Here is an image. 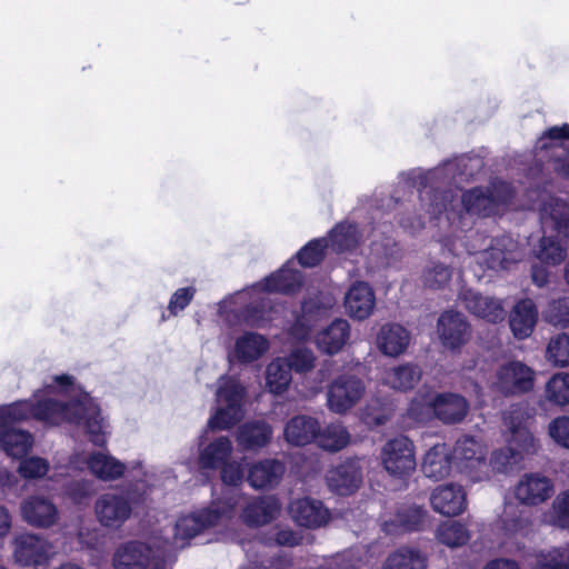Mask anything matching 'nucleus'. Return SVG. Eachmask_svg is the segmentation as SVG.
<instances>
[{"label": "nucleus", "mask_w": 569, "mask_h": 569, "mask_svg": "<svg viewBox=\"0 0 569 569\" xmlns=\"http://www.w3.org/2000/svg\"><path fill=\"white\" fill-rule=\"evenodd\" d=\"M29 419L46 426H82L94 446L107 445L108 421L70 375L52 376L31 398L0 406V450L12 459L23 458L33 447L32 433L13 427Z\"/></svg>", "instance_id": "1"}, {"label": "nucleus", "mask_w": 569, "mask_h": 569, "mask_svg": "<svg viewBox=\"0 0 569 569\" xmlns=\"http://www.w3.org/2000/svg\"><path fill=\"white\" fill-rule=\"evenodd\" d=\"M482 168V159L477 156H460L445 161L439 167L422 171L412 169L402 172L399 178L408 186L417 187L420 209L425 214L399 219V224L407 231L415 232L425 226V218L437 217L447 210V203L452 199L451 183L459 186L469 181Z\"/></svg>", "instance_id": "2"}, {"label": "nucleus", "mask_w": 569, "mask_h": 569, "mask_svg": "<svg viewBox=\"0 0 569 569\" xmlns=\"http://www.w3.org/2000/svg\"><path fill=\"white\" fill-rule=\"evenodd\" d=\"M292 266V260H289L259 282L226 297L218 303L219 318L229 326L246 322L249 326L264 327L273 321L276 310L269 305L268 295L293 293L303 283L302 272Z\"/></svg>", "instance_id": "3"}, {"label": "nucleus", "mask_w": 569, "mask_h": 569, "mask_svg": "<svg viewBox=\"0 0 569 569\" xmlns=\"http://www.w3.org/2000/svg\"><path fill=\"white\" fill-rule=\"evenodd\" d=\"M512 199V187L505 181L495 180L487 186L465 190L459 200L452 194L447 210L442 209L440 214L429 218L438 220L440 228H447L450 237L462 240L472 230L476 219L503 213L511 206Z\"/></svg>", "instance_id": "4"}, {"label": "nucleus", "mask_w": 569, "mask_h": 569, "mask_svg": "<svg viewBox=\"0 0 569 569\" xmlns=\"http://www.w3.org/2000/svg\"><path fill=\"white\" fill-rule=\"evenodd\" d=\"M528 202L522 208L539 210L543 237L535 250L536 257L547 264H559L566 257V248L558 239L547 236L548 231H557L563 237L569 236V204L552 197L547 190L532 189L528 191Z\"/></svg>", "instance_id": "5"}, {"label": "nucleus", "mask_w": 569, "mask_h": 569, "mask_svg": "<svg viewBox=\"0 0 569 569\" xmlns=\"http://www.w3.org/2000/svg\"><path fill=\"white\" fill-rule=\"evenodd\" d=\"M240 499L241 493L231 489L221 500H213L209 507L180 517L174 526L172 541L166 540L162 546L169 548L170 555L173 549L183 548L190 539L206 529L227 525L233 519Z\"/></svg>", "instance_id": "6"}, {"label": "nucleus", "mask_w": 569, "mask_h": 569, "mask_svg": "<svg viewBox=\"0 0 569 569\" xmlns=\"http://www.w3.org/2000/svg\"><path fill=\"white\" fill-rule=\"evenodd\" d=\"M469 410L468 401L458 393L431 391L419 392L408 408V415L416 421H427L436 417L443 423H458Z\"/></svg>", "instance_id": "7"}, {"label": "nucleus", "mask_w": 569, "mask_h": 569, "mask_svg": "<svg viewBox=\"0 0 569 569\" xmlns=\"http://www.w3.org/2000/svg\"><path fill=\"white\" fill-rule=\"evenodd\" d=\"M214 396L216 411L208 420V428L228 430L243 418L246 388L238 378L221 376L216 382Z\"/></svg>", "instance_id": "8"}, {"label": "nucleus", "mask_w": 569, "mask_h": 569, "mask_svg": "<svg viewBox=\"0 0 569 569\" xmlns=\"http://www.w3.org/2000/svg\"><path fill=\"white\" fill-rule=\"evenodd\" d=\"M469 254L476 256V262L489 270H505L523 257L518 242L509 236L488 241L481 233H475L472 241L463 243Z\"/></svg>", "instance_id": "9"}, {"label": "nucleus", "mask_w": 569, "mask_h": 569, "mask_svg": "<svg viewBox=\"0 0 569 569\" xmlns=\"http://www.w3.org/2000/svg\"><path fill=\"white\" fill-rule=\"evenodd\" d=\"M167 546L156 541H129L119 546L113 555V569H166Z\"/></svg>", "instance_id": "10"}, {"label": "nucleus", "mask_w": 569, "mask_h": 569, "mask_svg": "<svg viewBox=\"0 0 569 569\" xmlns=\"http://www.w3.org/2000/svg\"><path fill=\"white\" fill-rule=\"evenodd\" d=\"M376 207L372 212V228L369 236L370 256L380 264H390L397 258L399 252L398 243L392 237L393 227L388 221H382L386 216L385 208H390L396 203L391 197L376 200Z\"/></svg>", "instance_id": "11"}, {"label": "nucleus", "mask_w": 569, "mask_h": 569, "mask_svg": "<svg viewBox=\"0 0 569 569\" xmlns=\"http://www.w3.org/2000/svg\"><path fill=\"white\" fill-rule=\"evenodd\" d=\"M539 162H547L556 172L569 179V124L548 129L535 147Z\"/></svg>", "instance_id": "12"}, {"label": "nucleus", "mask_w": 569, "mask_h": 569, "mask_svg": "<svg viewBox=\"0 0 569 569\" xmlns=\"http://www.w3.org/2000/svg\"><path fill=\"white\" fill-rule=\"evenodd\" d=\"M136 502L130 490L103 492L94 501L96 519L101 527L118 530L131 518Z\"/></svg>", "instance_id": "13"}, {"label": "nucleus", "mask_w": 569, "mask_h": 569, "mask_svg": "<svg viewBox=\"0 0 569 569\" xmlns=\"http://www.w3.org/2000/svg\"><path fill=\"white\" fill-rule=\"evenodd\" d=\"M451 453L458 471L470 481L479 482L489 479L486 448L478 439L472 436L459 438Z\"/></svg>", "instance_id": "14"}, {"label": "nucleus", "mask_w": 569, "mask_h": 569, "mask_svg": "<svg viewBox=\"0 0 569 569\" xmlns=\"http://www.w3.org/2000/svg\"><path fill=\"white\" fill-rule=\"evenodd\" d=\"M366 385L355 375L345 373L335 378L327 390V407L336 415H346L365 396Z\"/></svg>", "instance_id": "15"}, {"label": "nucleus", "mask_w": 569, "mask_h": 569, "mask_svg": "<svg viewBox=\"0 0 569 569\" xmlns=\"http://www.w3.org/2000/svg\"><path fill=\"white\" fill-rule=\"evenodd\" d=\"M381 461L385 470L395 478H405L416 468L413 445L407 437L389 440L382 448Z\"/></svg>", "instance_id": "16"}, {"label": "nucleus", "mask_w": 569, "mask_h": 569, "mask_svg": "<svg viewBox=\"0 0 569 569\" xmlns=\"http://www.w3.org/2000/svg\"><path fill=\"white\" fill-rule=\"evenodd\" d=\"M12 543L14 561L22 567L43 565L54 555L53 546L34 533L17 535Z\"/></svg>", "instance_id": "17"}, {"label": "nucleus", "mask_w": 569, "mask_h": 569, "mask_svg": "<svg viewBox=\"0 0 569 569\" xmlns=\"http://www.w3.org/2000/svg\"><path fill=\"white\" fill-rule=\"evenodd\" d=\"M535 372L520 361H509L496 372L493 387L503 395H521L533 387Z\"/></svg>", "instance_id": "18"}, {"label": "nucleus", "mask_w": 569, "mask_h": 569, "mask_svg": "<svg viewBox=\"0 0 569 569\" xmlns=\"http://www.w3.org/2000/svg\"><path fill=\"white\" fill-rule=\"evenodd\" d=\"M437 333L445 348L458 350L469 341L471 327L463 313L447 310L438 318Z\"/></svg>", "instance_id": "19"}, {"label": "nucleus", "mask_w": 569, "mask_h": 569, "mask_svg": "<svg viewBox=\"0 0 569 569\" xmlns=\"http://www.w3.org/2000/svg\"><path fill=\"white\" fill-rule=\"evenodd\" d=\"M242 507L241 521L251 528L261 527L276 520L281 511L279 500L273 496L251 497L239 502ZM238 505L236 506V508Z\"/></svg>", "instance_id": "20"}, {"label": "nucleus", "mask_w": 569, "mask_h": 569, "mask_svg": "<svg viewBox=\"0 0 569 569\" xmlns=\"http://www.w3.org/2000/svg\"><path fill=\"white\" fill-rule=\"evenodd\" d=\"M555 491L550 478L539 473H525L515 487L516 499L526 506H538L547 501Z\"/></svg>", "instance_id": "21"}, {"label": "nucleus", "mask_w": 569, "mask_h": 569, "mask_svg": "<svg viewBox=\"0 0 569 569\" xmlns=\"http://www.w3.org/2000/svg\"><path fill=\"white\" fill-rule=\"evenodd\" d=\"M291 519L300 527L317 529L330 520V511L322 501L310 497L295 499L289 505Z\"/></svg>", "instance_id": "22"}, {"label": "nucleus", "mask_w": 569, "mask_h": 569, "mask_svg": "<svg viewBox=\"0 0 569 569\" xmlns=\"http://www.w3.org/2000/svg\"><path fill=\"white\" fill-rule=\"evenodd\" d=\"M528 418L529 413L525 405H512L503 413V425L510 433L507 442L517 443L527 453H533L537 450V446L535 437L525 426Z\"/></svg>", "instance_id": "23"}, {"label": "nucleus", "mask_w": 569, "mask_h": 569, "mask_svg": "<svg viewBox=\"0 0 569 569\" xmlns=\"http://www.w3.org/2000/svg\"><path fill=\"white\" fill-rule=\"evenodd\" d=\"M327 483L331 491L346 496L355 492L362 482V460L348 459L327 472Z\"/></svg>", "instance_id": "24"}, {"label": "nucleus", "mask_w": 569, "mask_h": 569, "mask_svg": "<svg viewBox=\"0 0 569 569\" xmlns=\"http://www.w3.org/2000/svg\"><path fill=\"white\" fill-rule=\"evenodd\" d=\"M343 307L346 313L355 320L368 319L376 307V295L366 281H355L345 293Z\"/></svg>", "instance_id": "25"}, {"label": "nucleus", "mask_w": 569, "mask_h": 569, "mask_svg": "<svg viewBox=\"0 0 569 569\" xmlns=\"http://www.w3.org/2000/svg\"><path fill=\"white\" fill-rule=\"evenodd\" d=\"M430 503L436 512L447 517H455L466 510L467 495L459 485H441L431 492Z\"/></svg>", "instance_id": "26"}, {"label": "nucleus", "mask_w": 569, "mask_h": 569, "mask_svg": "<svg viewBox=\"0 0 569 569\" xmlns=\"http://www.w3.org/2000/svg\"><path fill=\"white\" fill-rule=\"evenodd\" d=\"M459 299L470 313L488 322L496 323L505 318L502 301L499 299L482 296L471 289L462 290Z\"/></svg>", "instance_id": "27"}, {"label": "nucleus", "mask_w": 569, "mask_h": 569, "mask_svg": "<svg viewBox=\"0 0 569 569\" xmlns=\"http://www.w3.org/2000/svg\"><path fill=\"white\" fill-rule=\"evenodd\" d=\"M84 463L93 477L104 482L119 480L127 472L126 462L109 451H92L86 457Z\"/></svg>", "instance_id": "28"}, {"label": "nucleus", "mask_w": 569, "mask_h": 569, "mask_svg": "<svg viewBox=\"0 0 569 569\" xmlns=\"http://www.w3.org/2000/svg\"><path fill=\"white\" fill-rule=\"evenodd\" d=\"M351 327L346 319H335L315 336L318 350L328 356L339 353L350 339Z\"/></svg>", "instance_id": "29"}, {"label": "nucleus", "mask_w": 569, "mask_h": 569, "mask_svg": "<svg viewBox=\"0 0 569 569\" xmlns=\"http://www.w3.org/2000/svg\"><path fill=\"white\" fill-rule=\"evenodd\" d=\"M21 516L30 526L49 528L59 517L56 505L41 496H31L21 503Z\"/></svg>", "instance_id": "30"}, {"label": "nucleus", "mask_w": 569, "mask_h": 569, "mask_svg": "<svg viewBox=\"0 0 569 569\" xmlns=\"http://www.w3.org/2000/svg\"><path fill=\"white\" fill-rule=\"evenodd\" d=\"M269 348L270 342L263 335L246 331L236 339L232 357L240 363H252L262 358Z\"/></svg>", "instance_id": "31"}, {"label": "nucleus", "mask_w": 569, "mask_h": 569, "mask_svg": "<svg viewBox=\"0 0 569 569\" xmlns=\"http://www.w3.org/2000/svg\"><path fill=\"white\" fill-rule=\"evenodd\" d=\"M233 443L227 436H219L201 443L199 449V467L206 470H217L231 458Z\"/></svg>", "instance_id": "32"}, {"label": "nucleus", "mask_w": 569, "mask_h": 569, "mask_svg": "<svg viewBox=\"0 0 569 569\" xmlns=\"http://www.w3.org/2000/svg\"><path fill=\"white\" fill-rule=\"evenodd\" d=\"M286 471L284 465L277 459H264L253 463L248 470V482L254 489L276 487Z\"/></svg>", "instance_id": "33"}, {"label": "nucleus", "mask_w": 569, "mask_h": 569, "mask_svg": "<svg viewBox=\"0 0 569 569\" xmlns=\"http://www.w3.org/2000/svg\"><path fill=\"white\" fill-rule=\"evenodd\" d=\"M538 320V310L530 299H522L516 303L509 316V326L513 336L526 339L531 336Z\"/></svg>", "instance_id": "34"}, {"label": "nucleus", "mask_w": 569, "mask_h": 569, "mask_svg": "<svg viewBox=\"0 0 569 569\" xmlns=\"http://www.w3.org/2000/svg\"><path fill=\"white\" fill-rule=\"evenodd\" d=\"M452 453L446 443L432 446L425 455L421 470L427 478L440 480L450 472Z\"/></svg>", "instance_id": "35"}, {"label": "nucleus", "mask_w": 569, "mask_h": 569, "mask_svg": "<svg viewBox=\"0 0 569 569\" xmlns=\"http://www.w3.org/2000/svg\"><path fill=\"white\" fill-rule=\"evenodd\" d=\"M410 342V333L396 323L383 325L377 336L379 350L389 357H398L405 352Z\"/></svg>", "instance_id": "36"}, {"label": "nucleus", "mask_w": 569, "mask_h": 569, "mask_svg": "<svg viewBox=\"0 0 569 569\" xmlns=\"http://www.w3.org/2000/svg\"><path fill=\"white\" fill-rule=\"evenodd\" d=\"M427 516V511L416 505L401 507L392 519L382 523V530L388 535L402 531L419 530Z\"/></svg>", "instance_id": "37"}, {"label": "nucleus", "mask_w": 569, "mask_h": 569, "mask_svg": "<svg viewBox=\"0 0 569 569\" xmlns=\"http://www.w3.org/2000/svg\"><path fill=\"white\" fill-rule=\"evenodd\" d=\"M319 421L310 416H296L284 427V439L293 446H305L317 439Z\"/></svg>", "instance_id": "38"}, {"label": "nucleus", "mask_w": 569, "mask_h": 569, "mask_svg": "<svg viewBox=\"0 0 569 569\" xmlns=\"http://www.w3.org/2000/svg\"><path fill=\"white\" fill-rule=\"evenodd\" d=\"M272 437V428L264 421H248L239 427L237 442L243 450H256L267 446Z\"/></svg>", "instance_id": "39"}, {"label": "nucleus", "mask_w": 569, "mask_h": 569, "mask_svg": "<svg viewBox=\"0 0 569 569\" xmlns=\"http://www.w3.org/2000/svg\"><path fill=\"white\" fill-rule=\"evenodd\" d=\"M421 369L413 363H403L385 370L382 383L391 389L407 391L412 389L421 379Z\"/></svg>", "instance_id": "40"}, {"label": "nucleus", "mask_w": 569, "mask_h": 569, "mask_svg": "<svg viewBox=\"0 0 569 569\" xmlns=\"http://www.w3.org/2000/svg\"><path fill=\"white\" fill-rule=\"evenodd\" d=\"M350 441L349 430L339 421L328 423L323 428L319 427L316 439L318 447L329 452H338L345 449Z\"/></svg>", "instance_id": "41"}, {"label": "nucleus", "mask_w": 569, "mask_h": 569, "mask_svg": "<svg viewBox=\"0 0 569 569\" xmlns=\"http://www.w3.org/2000/svg\"><path fill=\"white\" fill-rule=\"evenodd\" d=\"M328 248L338 253L352 252L359 244L357 227L350 222L337 224L326 237Z\"/></svg>", "instance_id": "42"}, {"label": "nucleus", "mask_w": 569, "mask_h": 569, "mask_svg": "<svg viewBox=\"0 0 569 569\" xmlns=\"http://www.w3.org/2000/svg\"><path fill=\"white\" fill-rule=\"evenodd\" d=\"M292 380L291 370L284 357L274 358L266 368V386L271 393L281 395Z\"/></svg>", "instance_id": "43"}, {"label": "nucleus", "mask_w": 569, "mask_h": 569, "mask_svg": "<svg viewBox=\"0 0 569 569\" xmlns=\"http://www.w3.org/2000/svg\"><path fill=\"white\" fill-rule=\"evenodd\" d=\"M523 451L517 443L508 442L506 448L495 450L491 455L489 466V475L491 471L507 473L518 467L522 459Z\"/></svg>", "instance_id": "44"}, {"label": "nucleus", "mask_w": 569, "mask_h": 569, "mask_svg": "<svg viewBox=\"0 0 569 569\" xmlns=\"http://www.w3.org/2000/svg\"><path fill=\"white\" fill-rule=\"evenodd\" d=\"M385 569H427V558L415 548L402 547L389 555Z\"/></svg>", "instance_id": "45"}, {"label": "nucleus", "mask_w": 569, "mask_h": 569, "mask_svg": "<svg viewBox=\"0 0 569 569\" xmlns=\"http://www.w3.org/2000/svg\"><path fill=\"white\" fill-rule=\"evenodd\" d=\"M545 397L557 406L569 405V373H555L546 383Z\"/></svg>", "instance_id": "46"}, {"label": "nucleus", "mask_w": 569, "mask_h": 569, "mask_svg": "<svg viewBox=\"0 0 569 569\" xmlns=\"http://www.w3.org/2000/svg\"><path fill=\"white\" fill-rule=\"evenodd\" d=\"M546 358L555 367L569 366V333H559L549 340Z\"/></svg>", "instance_id": "47"}, {"label": "nucleus", "mask_w": 569, "mask_h": 569, "mask_svg": "<svg viewBox=\"0 0 569 569\" xmlns=\"http://www.w3.org/2000/svg\"><path fill=\"white\" fill-rule=\"evenodd\" d=\"M437 539L448 547H459L469 539L466 527L456 521H446L437 529Z\"/></svg>", "instance_id": "48"}, {"label": "nucleus", "mask_w": 569, "mask_h": 569, "mask_svg": "<svg viewBox=\"0 0 569 569\" xmlns=\"http://www.w3.org/2000/svg\"><path fill=\"white\" fill-rule=\"evenodd\" d=\"M219 469L221 481L227 486V488L217 500H221L223 495L232 489L241 493V502L243 500V493L238 487L242 483L244 477L242 463L240 461L229 459Z\"/></svg>", "instance_id": "49"}, {"label": "nucleus", "mask_w": 569, "mask_h": 569, "mask_svg": "<svg viewBox=\"0 0 569 569\" xmlns=\"http://www.w3.org/2000/svg\"><path fill=\"white\" fill-rule=\"evenodd\" d=\"M326 249H328L327 238L312 239L297 252L296 257L302 267H315L323 259Z\"/></svg>", "instance_id": "50"}, {"label": "nucleus", "mask_w": 569, "mask_h": 569, "mask_svg": "<svg viewBox=\"0 0 569 569\" xmlns=\"http://www.w3.org/2000/svg\"><path fill=\"white\" fill-rule=\"evenodd\" d=\"M284 358L291 372L293 371L299 375L310 372L315 368L317 360L315 352L306 347L293 348Z\"/></svg>", "instance_id": "51"}, {"label": "nucleus", "mask_w": 569, "mask_h": 569, "mask_svg": "<svg viewBox=\"0 0 569 569\" xmlns=\"http://www.w3.org/2000/svg\"><path fill=\"white\" fill-rule=\"evenodd\" d=\"M390 415L391 409L387 403L378 399H371L361 410L360 419L369 428H375L383 425L390 418Z\"/></svg>", "instance_id": "52"}, {"label": "nucleus", "mask_w": 569, "mask_h": 569, "mask_svg": "<svg viewBox=\"0 0 569 569\" xmlns=\"http://www.w3.org/2000/svg\"><path fill=\"white\" fill-rule=\"evenodd\" d=\"M49 469V461L38 456H24L18 466L19 475L26 480L40 479L48 473Z\"/></svg>", "instance_id": "53"}, {"label": "nucleus", "mask_w": 569, "mask_h": 569, "mask_svg": "<svg viewBox=\"0 0 569 569\" xmlns=\"http://www.w3.org/2000/svg\"><path fill=\"white\" fill-rule=\"evenodd\" d=\"M451 279V269L441 262H430L422 272V282L431 289L443 288Z\"/></svg>", "instance_id": "54"}, {"label": "nucleus", "mask_w": 569, "mask_h": 569, "mask_svg": "<svg viewBox=\"0 0 569 569\" xmlns=\"http://www.w3.org/2000/svg\"><path fill=\"white\" fill-rule=\"evenodd\" d=\"M197 293L193 284L176 289L170 296L167 310L170 316L177 317L189 307Z\"/></svg>", "instance_id": "55"}, {"label": "nucleus", "mask_w": 569, "mask_h": 569, "mask_svg": "<svg viewBox=\"0 0 569 569\" xmlns=\"http://www.w3.org/2000/svg\"><path fill=\"white\" fill-rule=\"evenodd\" d=\"M551 523L560 529L569 530V489L558 493L552 501Z\"/></svg>", "instance_id": "56"}, {"label": "nucleus", "mask_w": 569, "mask_h": 569, "mask_svg": "<svg viewBox=\"0 0 569 569\" xmlns=\"http://www.w3.org/2000/svg\"><path fill=\"white\" fill-rule=\"evenodd\" d=\"M545 320L553 326H569V298L553 300L543 312Z\"/></svg>", "instance_id": "57"}, {"label": "nucleus", "mask_w": 569, "mask_h": 569, "mask_svg": "<svg viewBox=\"0 0 569 569\" xmlns=\"http://www.w3.org/2000/svg\"><path fill=\"white\" fill-rule=\"evenodd\" d=\"M531 569H569V562L563 559L561 550L555 547L538 552Z\"/></svg>", "instance_id": "58"}, {"label": "nucleus", "mask_w": 569, "mask_h": 569, "mask_svg": "<svg viewBox=\"0 0 569 569\" xmlns=\"http://www.w3.org/2000/svg\"><path fill=\"white\" fill-rule=\"evenodd\" d=\"M94 491L90 479L72 480L64 485V493L76 503L87 500Z\"/></svg>", "instance_id": "59"}, {"label": "nucleus", "mask_w": 569, "mask_h": 569, "mask_svg": "<svg viewBox=\"0 0 569 569\" xmlns=\"http://www.w3.org/2000/svg\"><path fill=\"white\" fill-rule=\"evenodd\" d=\"M548 432L555 442L569 449V417L562 416L551 420Z\"/></svg>", "instance_id": "60"}, {"label": "nucleus", "mask_w": 569, "mask_h": 569, "mask_svg": "<svg viewBox=\"0 0 569 569\" xmlns=\"http://www.w3.org/2000/svg\"><path fill=\"white\" fill-rule=\"evenodd\" d=\"M273 530L274 538H267L264 540L267 543L273 541L277 546L295 547L301 542V535L290 528L276 527Z\"/></svg>", "instance_id": "61"}, {"label": "nucleus", "mask_w": 569, "mask_h": 569, "mask_svg": "<svg viewBox=\"0 0 569 569\" xmlns=\"http://www.w3.org/2000/svg\"><path fill=\"white\" fill-rule=\"evenodd\" d=\"M312 303L309 301H305L302 303V317L297 319L296 323L292 326L290 335L297 340H306L310 335V325L308 323L307 316L312 312Z\"/></svg>", "instance_id": "62"}, {"label": "nucleus", "mask_w": 569, "mask_h": 569, "mask_svg": "<svg viewBox=\"0 0 569 569\" xmlns=\"http://www.w3.org/2000/svg\"><path fill=\"white\" fill-rule=\"evenodd\" d=\"M503 530L510 538L517 539L519 536H523L526 532L527 521L521 518L516 519H502Z\"/></svg>", "instance_id": "63"}, {"label": "nucleus", "mask_w": 569, "mask_h": 569, "mask_svg": "<svg viewBox=\"0 0 569 569\" xmlns=\"http://www.w3.org/2000/svg\"><path fill=\"white\" fill-rule=\"evenodd\" d=\"M483 569H520V566L515 560L498 558L489 561Z\"/></svg>", "instance_id": "64"}]
</instances>
